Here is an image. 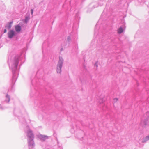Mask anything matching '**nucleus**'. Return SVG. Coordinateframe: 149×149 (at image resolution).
Instances as JSON below:
<instances>
[{"label": "nucleus", "mask_w": 149, "mask_h": 149, "mask_svg": "<svg viewBox=\"0 0 149 149\" xmlns=\"http://www.w3.org/2000/svg\"><path fill=\"white\" fill-rule=\"evenodd\" d=\"M14 33L15 32L14 31L12 30H10L8 33V37L10 38H12L14 35Z\"/></svg>", "instance_id": "f03ea898"}, {"label": "nucleus", "mask_w": 149, "mask_h": 149, "mask_svg": "<svg viewBox=\"0 0 149 149\" xmlns=\"http://www.w3.org/2000/svg\"><path fill=\"white\" fill-rule=\"evenodd\" d=\"M6 29H5L4 30V33H6Z\"/></svg>", "instance_id": "9b49d317"}, {"label": "nucleus", "mask_w": 149, "mask_h": 149, "mask_svg": "<svg viewBox=\"0 0 149 149\" xmlns=\"http://www.w3.org/2000/svg\"><path fill=\"white\" fill-rule=\"evenodd\" d=\"M15 29L16 31L19 32L21 30V28L20 26L17 25L15 27Z\"/></svg>", "instance_id": "39448f33"}, {"label": "nucleus", "mask_w": 149, "mask_h": 149, "mask_svg": "<svg viewBox=\"0 0 149 149\" xmlns=\"http://www.w3.org/2000/svg\"><path fill=\"white\" fill-rule=\"evenodd\" d=\"M6 97L8 98V99H9V97L8 96H7Z\"/></svg>", "instance_id": "f8f14e48"}, {"label": "nucleus", "mask_w": 149, "mask_h": 149, "mask_svg": "<svg viewBox=\"0 0 149 149\" xmlns=\"http://www.w3.org/2000/svg\"><path fill=\"white\" fill-rule=\"evenodd\" d=\"M148 140H149V135L146 137L145 138H143L142 142L143 143H144Z\"/></svg>", "instance_id": "0eeeda50"}, {"label": "nucleus", "mask_w": 149, "mask_h": 149, "mask_svg": "<svg viewBox=\"0 0 149 149\" xmlns=\"http://www.w3.org/2000/svg\"><path fill=\"white\" fill-rule=\"evenodd\" d=\"M13 22H10L9 23V25L7 26V27L8 29H10L11 27V24H12Z\"/></svg>", "instance_id": "6e6552de"}, {"label": "nucleus", "mask_w": 149, "mask_h": 149, "mask_svg": "<svg viewBox=\"0 0 149 149\" xmlns=\"http://www.w3.org/2000/svg\"><path fill=\"white\" fill-rule=\"evenodd\" d=\"M118 99L117 98H115L114 99V102H117L118 101Z\"/></svg>", "instance_id": "1a4fd4ad"}, {"label": "nucleus", "mask_w": 149, "mask_h": 149, "mask_svg": "<svg viewBox=\"0 0 149 149\" xmlns=\"http://www.w3.org/2000/svg\"><path fill=\"white\" fill-rule=\"evenodd\" d=\"M123 31V29L122 27L119 28L117 30V33L118 34H120Z\"/></svg>", "instance_id": "423d86ee"}, {"label": "nucleus", "mask_w": 149, "mask_h": 149, "mask_svg": "<svg viewBox=\"0 0 149 149\" xmlns=\"http://www.w3.org/2000/svg\"><path fill=\"white\" fill-rule=\"evenodd\" d=\"M31 13L32 15H33V10L32 9H31Z\"/></svg>", "instance_id": "9d476101"}, {"label": "nucleus", "mask_w": 149, "mask_h": 149, "mask_svg": "<svg viewBox=\"0 0 149 149\" xmlns=\"http://www.w3.org/2000/svg\"><path fill=\"white\" fill-rule=\"evenodd\" d=\"M148 120L147 119H144L141 121V124L143 126H145L147 125L148 123Z\"/></svg>", "instance_id": "7ed1b4c3"}, {"label": "nucleus", "mask_w": 149, "mask_h": 149, "mask_svg": "<svg viewBox=\"0 0 149 149\" xmlns=\"http://www.w3.org/2000/svg\"><path fill=\"white\" fill-rule=\"evenodd\" d=\"M28 136L30 138H33V135L32 134V132L30 130H29L28 133Z\"/></svg>", "instance_id": "20e7f679"}, {"label": "nucleus", "mask_w": 149, "mask_h": 149, "mask_svg": "<svg viewBox=\"0 0 149 149\" xmlns=\"http://www.w3.org/2000/svg\"><path fill=\"white\" fill-rule=\"evenodd\" d=\"M63 64V61H62L60 59L59 61L58 64V65L57 67V72L60 73L61 72V68L62 66V65Z\"/></svg>", "instance_id": "f257e3e1"}]
</instances>
